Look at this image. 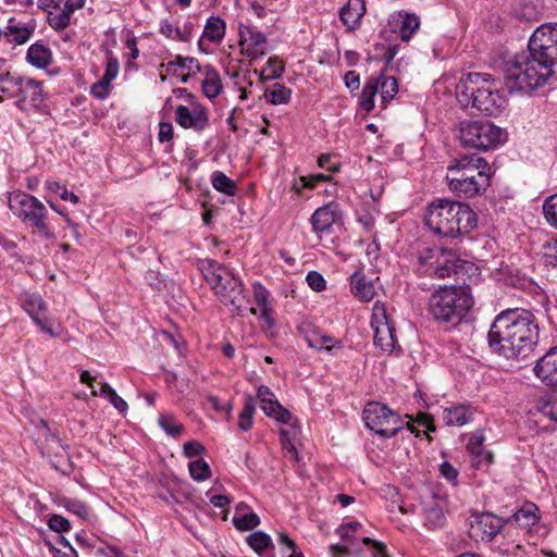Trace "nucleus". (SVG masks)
<instances>
[{
  "label": "nucleus",
  "mask_w": 557,
  "mask_h": 557,
  "mask_svg": "<svg viewBox=\"0 0 557 557\" xmlns=\"http://www.w3.org/2000/svg\"><path fill=\"white\" fill-rule=\"evenodd\" d=\"M539 343L535 315L522 308L500 311L487 333L491 351L508 360L527 358Z\"/></svg>",
  "instance_id": "obj_1"
},
{
  "label": "nucleus",
  "mask_w": 557,
  "mask_h": 557,
  "mask_svg": "<svg viewBox=\"0 0 557 557\" xmlns=\"http://www.w3.org/2000/svg\"><path fill=\"white\" fill-rule=\"evenodd\" d=\"M424 223L438 237L460 239L478 226V215L468 203L437 198L429 203Z\"/></svg>",
  "instance_id": "obj_2"
},
{
  "label": "nucleus",
  "mask_w": 557,
  "mask_h": 557,
  "mask_svg": "<svg viewBox=\"0 0 557 557\" xmlns=\"http://www.w3.org/2000/svg\"><path fill=\"white\" fill-rule=\"evenodd\" d=\"M446 180L456 196L473 198L490 186L491 166L478 154H463L448 164Z\"/></svg>",
  "instance_id": "obj_3"
},
{
  "label": "nucleus",
  "mask_w": 557,
  "mask_h": 557,
  "mask_svg": "<svg viewBox=\"0 0 557 557\" xmlns=\"http://www.w3.org/2000/svg\"><path fill=\"white\" fill-rule=\"evenodd\" d=\"M541 63L529 48L506 61L503 73L507 90L528 95L544 86L553 74Z\"/></svg>",
  "instance_id": "obj_4"
},
{
  "label": "nucleus",
  "mask_w": 557,
  "mask_h": 557,
  "mask_svg": "<svg viewBox=\"0 0 557 557\" xmlns=\"http://www.w3.org/2000/svg\"><path fill=\"white\" fill-rule=\"evenodd\" d=\"M491 79L492 76L487 73H469L456 86L458 101L487 115L497 114L503 108L504 100Z\"/></svg>",
  "instance_id": "obj_5"
},
{
  "label": "nucleus",
  "mask_w": 557,
  "mask_h": 557,
  "mask_svg": "<svg viewBox=\"0 0 557 557\" xmlns=\"http://www.w3.org/2000/svg\"><path fill=\"white\" fill-rule=\"evenodd\" d=\"M473 306L467 286H442L433 292L428 301L429 314L440 323H459Z\"/></svg>",
  "instance_id": "obj_6"
},
{
  "label": "nucleus",
  "mask_w": 557,
  "mask_h": 557,
  "mask_svg": "<svg viewBox=\"0 0 557 557\" xmlns=\"http://www.w3.org/2000/svg\"><path fill=\"white\" fill-rule=\"evenodd\" d=\"M479 268L450 249L425 248L417 257V272L419 275L434 278H447L453 274L462 272L478 273Z\"/></svg>",
  "instance_id": "obj_7"
},
{
  "label": "nucleus",
  "mask_w": 557,
  "mask_h": 557,
  "mask_svg": "<svg viewBox=\"0 0 557 557\" xmlns=\"http://www.w3.org/2000/svg\"><path fill=\"white\" fill-rule=\"evenodd\" d=\"M203 277L214 290L220 301L233 307L240 314L245 300L244 284L230 269L215 262L207 261L202 269Z\"/></svg>",
  "instance_id": "obj_8"
},
{
  "label": "nucleus",
  "mask_w": 557,
  "mask_h": 557,
  "mask_svg": "<svg viewBox=\"0 0 557 557\" xmlns=\"http://www.w3.org/2000/svg\"><path fill=\"white\" fill-rule=\"evenodd\" d=\"M8 206L14 216L22 223L38 230L42 238H54V233L47 222L48 210L38 198L25 191L15 190L9 195Z\"/></svg>",
  "instance_id": "obj_9"
},
{
  "label": "nucleus",
  "mask_w": 557,
  "mask_h": 557,
  "mask_svg": "<svg viewBox=\"0 0 557 557\" xmlns=\"http://www.w3.org/2000/svg\"><path fill=\"white\" fill-rule=\"evenodd\" d=\"M503 131L488 121H462L459 124V140L466 148L495 149L503 141Z\"/></svg>",
  "instance_id": "obj_10"
},
{
  "label": "nucleus",
  "mask_w": 557,
  "mask_h": 557,
  "mask_svg": "<svg viewBox=\"0 0 557 557\" xmlns=\"http://www.w3.org/2000/svg\"><path fill=\"white\" fill-rule=\"evenodd\" d=\"M362 419L370 431L383 438L395 436L405 424L397 412L379 401H369L364 406Z\"/></svg>",
  "instance_id": "obj_11"
},
{
  "label": "nucleus",
  "mask_w": 557,
  "mask_h": 557,
  "mask_svg": "<svg viewBox=\"0 0 557 557\" xmlns=\"http://www.w3.org/2000/svg\"><path fill=\"white\" fill-rule=\"evenodd\" d=\"M528 48L552 74L557 64V23L540 25L529 39Z\"/></svg>",
  "instance_id": "obj_12"
},
{
  "label": "nucleus",
  "mask_w": 557,
  "mask_h": 557,
  "mask_svg": "<svg viewBox=\"0 0 557 557\" xmlns=\"http://www.w3.org/2000/svg\"><path fill=\"white\" fill-rule=\"evenodd\" d=\"M17 94H15V106L23 112L30 109L40 111L45 101L42 82L23 76L15 83Z\"/></svg>",
  "instance_id": "obj_13"
},
{
  "label": "nucleus",
  "mask_w": 557,
  "mask_h": 557,
  "mask_svg": "<svg viewBox=\"0 0 557 557\" xmlns=\"http://www.w3.org/2000/svg\"><path fill=\"white\" fill-rule=\"evenodd\" d=\"M20 300L22 308L27 312L41 332L49 334L53 338L60 335V332L55 331L50 325V319L46 315L48 312V305L38 293L24 292L21 295Z\"/></svg>",
  "instance_id": "obj_14"
},
{
  "label": "nucleus",
  "mask_w": 557,
  "mask_h": 557,
  "mask_svg": "<svg viewBox=\"0 0 557 557\" xmlns=\"http://www.w3.org/2000/svg\"><path fill=\"white\" fill-rule=\"evenodd\" d=\"M371 327L374 332V345L383 351H392L396 345L395 329L388 320L383 305H374Z\"/></svg>",
  "instance_id": "obj_15"
},
{
  "label": "nucleus",
  "mask_w": 557,
  "mask_h": 557,
  "mask_svg": "<svg viewBox=\"0 0 557 557\" xmlns=\"http://www.w3.org/2000/svg\"><path fill=\"white\" fill-rule=\"evenodd\" d=\"M506 524V519L491 512H480L473 516L469 534L475 541L490 542Z\"/></svg>",
  "instance_id": "obj_16"
},
{
  "label": "nucleus",
  "mask_w": 557,
  "mask_h": 557,
  "mask_svg": "<svg viewBox=\"0 0 557 557\" xmlns=\"http://www.w3.org/2000/svg\"><path fill=\"white\" fill-rule=\"evenodd\" d=\"M268 38L255 26L248 25L239 29L240 53L250 60H258L267 54Z\"/></svg>",
  "instance_id": "obj_17"
},
{
  "label": "nucleus",
  "mask_w": 557,
  "mask_h": 557,
  "mask_svg": "<svg viewBox=\"0 0 557 557\" xmlns=\"http://www.w3.org/2000/svg\"><path fill=\"white\" fill-rule=\"evenodd\" d=\"M342 218L339 205L331 201L318 208L310 218L312 231L318 235L330 234L337 220Z\"/></svg>",
  "instance_id": "obj_18"
},
{
  "label": "nucleus",
  "mask_w": 557,
  "mask_h": 557,
  "mask_svg": "<svg viewBox=\"0 0 557 557\" xmlns=\"http://www.w3.org/2000/svg\"><path fill=\"white\" fill-rule=\"evenodd\" d=\"M175 122L185 129L191 128L200 133L209 126V113L201 106L190 110L188 107L180 104L175 109Z\"/></svg>",
  "instance_id": "obj_19"
},
{
  "label": "nucleus",
  "mask_w": 557,
  "mask_h": 557,
  "mask_svg": "<svg viewBox=\"0 0 557 557\" xmlns=\"http://www.w3.org/2000/svg\"><path fill=\"white\" fill-rule=\"evenodd\" d=\"M533 374L546 387H557V345L536 359Z\"/></svg>",
  "instance_id": "obj_20"
},
{
  "label": "nucleus",
  "mask_w": 557,
  "mask_h": 557,
  "mask_svg": "<svg viewBox=\"0 0 557 557\" xmlns=\"http://www.w3.org/2000/svg\"><path fill=\"white\" fill-rule=\"evenodd\" d=\"M257 398L259 399L260 408L265 416L273 418L281 423H287L290 421V411L278 403L274 393L268 386L260 385L258 387Z\"/></svg>",
  "instance_id": "obj_21"
},
{
  "label": "nucleus",
  "mask_w": 557,
  "mask_h": 557,
  "mask_svg": "<svg viewBox=\"0 0 557 557\" xmlns=\"http://www.w3.org/2000/svg\"><path fill=\"white\" fill-rule=\"evenodd\" d=\"M541 520V510L532 502H524L513 513L506 519L507 524H516L518 528L531 532Z\"/></svg>",
  "instance_id": "obj_22"
},
{
  "label": "nucleus",
  "mask_w": 557,
  "mask_h": 557,
  "mask_svg": "<svg viewBox=\"0 0 557 557\" xmlns=\"http://www.w3.org/2000/svg\"><path fill=\"white\" fill-rule=\"evenodd\" d=\"M35 29V20H29L24 23L15 17H10L8 20V25L4 28V39L10 45L22 46L32 38Z\"/></svg>",
  "instance_id": "obj_23"
},
{
  "label": "nucleus",
  "mask_w": 557,
  "mask_h": 557,
  "mask_svg": "<svg viewBox=\"0 0 557 557\" xmlns=\"http://www.w3.org/2000/svg\"><path fill=\"white\" fill-rule=\"evenodd\" d=\"M445 508L446 502L435 495L424 500V525L430 530L442 529L446 524Z\"/></svg>",
  "instance_id": "obj_24"
},
{
  "label": "nucleus",
  "mask_w": 557,
  "mask_h": 557,
  "mask_svg": "<svg viewBox=\"0 0 557 557\" xmlns=\"http://www.w3.org/2000/svg\"><path fill=\"white\" fill-rule=\"evenodd\" d=\"M304 338L308 346L318 350H325L327 354L335 356L338 351L344 349V344L341 339H335L330 335L322 334L319 331L301 330Z\"/></svg>",
  "instance_id": "obj_25"
},
{
  "label": "nucleus",
  "mask_w": 557,
  "mask_h": 557,
  "mask_svg": "<svg viewBox=\"0 0 557 557\" xmlns=\"http://www.w3.org/2000/svg\"><path fill=\"white\" fill-rule=\"evenodd\" d=\"M349 285L351 294L362 302L371 301L376 294L373 281L361 271L350 276Z\"/></svg>",
  "instance_id": "obj_26"
},
{
  "label": "nucleus",
  "mask_w": 557,
  "mask_h": 557,
  "mask_svg": "<svg viewBox=\"0 0 557 557\" xmlns=\"http://www.w3.org/2000/svg\"><path fill=\"white\" fill-rule=\"evenodd\" d=\"M366 12L363 0H348L341 9L339 18L347 27V30H355L360 24V20Z\"/></svg>",
  "instance_id": "obj_27"
},
{
  "label": "nucleus",
  "mask_w": 557,
  "mask_h": 557,
  "mask_svg": "<svg viewBox=\"0 0 557 557\" xmlns=\"http://www.w3.org/2000/svg\"><path fill=\"white\" fill-rule=\"evenodd\" d=\"M474 419V410L469 405H454L443 410V420L449 426H462Z\"/></svg>",
  "instance_id": "obj_28"
},
{
  "label": "nucleus",
  "mask_w": 557,
  "mask_h": 557,
  "mask_svg": "<svg viewBox=\"0 0 557 557\" xmlns=\"http://www.w3.org/2000/svg\"><path fill=\"white\" fill-rule=\"evenodd\" d=\"M52 59L51 49L41 41L32 44L26 52V61L36 69H47L52 63Z\"/></svg>",
  "instance_id": "obj_29"
},
{
  "label": "nucleus",
  "mask_w": 557,
  "mask_h": 557,
  "mask_svg": "<svg viewBox=\"0 0 557 557\" xmlns=\"http://www.w3.org/2000/svg\"><path fill=\"white\" fill-rule=\"evenodd\" d=\"M205 78L201 84L203 95L209 99L216 98L222 91V82L220 74L215 69L210 65H206L201 71Z\"/></svg>",
  "instance_id": "obj_30"
},
{
  "label": "nucleus",
  "mask_w": 557,
  "mask_h": 557,
  "mask_svg": "<svg viewBox=\"0 0 557 557\" xmlns=\"http://www.w3.org/2000/svg\"><path fill=\"white\" fill-rule=\"evenodd\" d=\"M249 509V507L240 503L236 507V513L233 517V524L238 531H250L260 524V518L253 511L240 513L242 510Z\"/></svg>",
  "instance_id": "obj_31"
},
{
  "label": "nucleus",
  "mask_w": 557,
  "mask_h": 557,
  "mask_svg": "<svg viewBox=\"0 0 557 557\" xmlns=\"http://www.w3.org/2000/svg\"><path fill=\"white\" fill-rule=\"evenodd\" d=\"M484 441L485 437L483 431L476 430L471 435L467 444L468 451L474 456V459H476L478 463H480L482 459H485L486 463H491L493 461V454L483 449Z\"/></svg>",
  "instance_id": "obj_32"
},
{
  "label": "nucleus",
  "mask_w": 557,
  "mask_h": 557,
  "mask_svg": "<svg viewBox=\"0 0 557 557\" xmlns=\"http://www.w3.org/2000/svg\"><path fill=\"white\" fill-rule=\"evenodd\" d=\"M225 22L220 16L211 15L207 18L202 34L203 37L208 39V41L220 44L225 36Z\"/></svg>",
  "instance_id": "obj_33"
},
{
  "label": "nucleus",
  "mask_w": 557,
  "mask_h": 557,
  "mask_svg": "<svg viewBox=\"0 0 557 557\" xmlns=\"http://www.w3.org/2000/svg\"><path fill=\"white\" fill-rule=\"evenodd\" d=\"M292 89L275 83L264 90L263 97L272 106L287 104L292 99Z\"/></svg>",
  "instance_id": "obj_34"
},
{
  "label": "nucleus",
  "mask_w": 557,
  "mask_h": 557,
  "mask_svg": "<svg viewBox=\"0 0 557 557\" xmlns=\"http://www.w3.org/2000/svg\"><path fill=\"white\" fill-rule=\"evenodd\" d=\"M372 79L379 83V91L381 92L382 103L385 107L398 92V82L395 77L385 76L383 73L377 77L372 76Z\"/></svg>",
  "instance_id": "obj_35"
},
{
  "label": "nucleus",
  "mask_w": 557,
  "mask_h": 557,
  "mask_svg": "<svg viewBox=\"0 0 557 557\" xmlns=\"http://www.w3.org/2000/svg\"><path fill=\"white\" fill-rule=\"evenodd\" d=\"M379 92V83L372 77H369L363 85L360 98L359 106L366 112H370L374 108V97Z\"/></svg>",
  "instance_id": "obj_36"
},
{
  "label": "nucleus",
  "mask_w": 557,
  "mask_h": 557,
  "mask_svg": "<svg viewBox=\"0 0 557 557\" xmlns=\"http://www.w3.org/2000/svg\"><path fill=\"white\" fill-rule=\"evenodd\" d=\"M256 411V399L251 395L245 396L244 407L238 417V428L242 431H249L252 426L253 414Z\"/></svg>",
  "instance_id": "obj_37"
},
{
  "label": "nucleus",
  "mask_w": 557,
  "mask_h": 557,
  "mask_svg": "<svg viewBox=\"0 0 557 557\" xmlns=\"http://www.w3.org/2000/svg\"><path fill=\"white\" fill-rule=\"evenodd\" d=\"M211 185L216 191L227 196H234L236 194L235 182L221 171H214L211 174Z\"/></svg>",
  "instance_id": "obj_38"
},
{
  "label": "nucleus",
  "mask_w": 557,
  "mask_h": 557,
  "mask_svg": "<svg viewBox=\"0 0 557 557\" xmlns=\"http://www.w3.org/2000/svg\"><path fill=\"white\" fill-rule=\"evenodd\" d=\"M420 26V17L414 13H406L403 16L399 36L401 40L408 41Z\"/></svg>",
  "instance_id": "obj_39"
},
{
  "label": "nucleus",
  "mask_w": 557,
  "mask_h": 557,
  "mask_svg": "<svg viewBox=\"0 0 557 557\" xmlns=\"http://www.w3.org/2000/svg\"><path fill=\"white\" fill-rule=\"evenodd\" d=\"M99 395H103L120 413L127 411V403L108 383H102Z\"/></svg>",
  "instance_id": "obj_40"
},
{
  "label": "nucleus",
  "mask_w": 557,
  "mask_h": 557,
  "mask_svg": "<svg viewBox=\"0 0 557 557\" xmlns=\"http://www.w3.org/2000/svg\"><path fill=\"white\" fill-rule=\"evenodd\" d=\"M248 545L259 555L269 547L272 546V540L269 534L263 531L252 532L247 536Z\"/></svg>",
  "instance_id": "obj_41"
},
{
  "label": "nucleus",
  "mask_w": 557,
  "mask_h": 557,
  "mask_svg": "<svg viewBox=\"0 0 557 557\" xmlns=\"http://www.w3.org/2000/svg\"><path fill=\"white\" fill-rule=\"evenodd\" d=\"M286 426L280 430L281 443L283 447H286L287 444L296 443L300 435V426L297 423V420L292 416L290 421L284 423Z\"/></svg>",
  "instance_id": "obj_42"
},
{
  "label": "nucleus",
  "mask_w": 557,
  "mask_h": 557,
  "mask_svg": "<svg viewBox=\"0 0 557 557\" xmlns=\"http://www.w3.org/2000/svg\"><path fill=\"white\" fill-rule=\"evenodd\" d=\"M188 470L190 476L197 482H202L209 479L211 475L210 466L202 458L190 461L188 465Z\"/></svg>",
  "instance_id": "obj_43"
},
{
  "label": "nucleus",
  "mask_w": 557,
  "mask_h": 557,
  "mask_svg": "<svg viewBox=\"0 0 557 557\" xmlns=\"http://www.w3.org/2000/svg\"><path fill=\"white\" fill-rule=\"evenodd\" d=\"M159 425L169 435L178 437L184 432L183 424L178 423L172 414H161L159 417Z\"/></svg>",
  "instance_id": "obj_44"
},
{
  "label": "nucleus",
  "mask_w": 557,
  "mask_h": 557,
  "mask_svg": "<svg viewBox=\"0 0 557 557\" xmlns=\"http://www.w3.org/2000/svg\"><path fill=\"white\" fill-rule=\"evenodd\" d=\"M543 214L546 222L557 228V193L548 196L543 202Z\"/></svg>",
  "instance_id": "obj_45"
},
{
  "label": "nucleus",
  "mask_w": 557,
  "mask_h": 557,
  "mask_svg": "<svg viewBox=\"0 0 557 557\" xmlns=\"http://www.w3.org/2000/svg\"><path fill=\"white\" fill-rule=\"evenodd\" d=\"M172 66H177V67L187 70V71L191 72L193 74H195L197 72H201L203 70V67L200 66L197 59L191 58V57H182V55H176L174 58V60H171L170 62H168L169 70Z\"/></svg>",
  "instance_id": "obj_46"
},
{
  "label": "nucleus",
  "mask_w": 557,
  "mask_h": 557,
  "mask_svg": "<svg viewBox=\"0 0 557 557\" xmlns=\"http://www.w3.org/2000/svg\"><path fill=\"white\" fill-rule=\"evenodd\" d=\"M47 23L53 30L60 33L70 26L71 16L67 13H65L63 10L60 13H55V14L52 12H49L48 17H47Z\"/></svg>",
  "instance_id": "obj_47"
},
{
  "label": "nucleus",
  "mask_w": 557,
  "mask_h": 557,
  "mask_svg": "<svg viewBox=\"0 0 557 557\" xmlns=\"http://www.w3.org/2000/svg\"><path fill=\"white\" fill-rule=\"evenodd\" d=\"M62 506L73 515L82 519H86L89 515L88 507L78 499L64 498L62 500Z\"/></svg>",
  "instance_id": "obj_48"
},
{
  "label": "nucleus",
  "mask_w": 557,
  "mask_h": 557,
  "mask_svg": "<svg viewBox=\"0 0 557 557\" xmlns=\"http://www.w3.org/2000/svg\"><path fill=\"white\" fill-rule=\"evenodd\" d=\"M47 188L53 193H58L62 200H65V201L69 200L73 203H77L79 201V198L77 195H75L72 191H69L64 185H61L57 181H48Z\"/></svg>",
  "instance_id": "obj_49"
},
{
  "label": "nucleus",
  "mask_w": 557,
  "mask_h": 557,
  "mask_svg": "<svg viewBox=\"0 0 557 557\" xmlns=\"http://www.w3.org/2000/svg\"><path fill=\"white\" fill-rule=\"evenodd\" d=\"M362 524L358 521H351L341 524L336 529V533L347 543V544H354L352 537L354 534L357 532L358 529H360Z\"/></svg>",
  "instance_id": "obj_50"
},
{
  "label": "nucleus",
  "mask_w": 557,
  "mask_h": 557,
  "mask_svg": "<svg viewBox=\"0 0 557 557\" xmlns=\"http://www.w3.org/2000/svg\"><path fill=\"white\" fill-rule=\"evenodd\" d=\"M264 69L269 71L267 78L277 79L283 75L285 65L278 57L274 55L268 59Z\"/></svg>",
  "instance_id": "obj_51"
},
{
  "label": "nucleus",
  "mask_w": 557,
  "mask_h": 557,
  "mask_svg": "<svg viewBox=\"0 0 557 557\" xmlns=\"http://www.w3.org/2000/svg\"><path fill=\"white\" fill-rule=\"evenodd\" d=\"M120 63L116 57L113 55V52L107 51V64L104 74L102 76L106 82H112L119 74Z\"/></svg>",
  "instance_id": "obj_52"
},
{
  "label": "nucleus",
  "mask_w": 557,
  "mask_h": 557,
  "mask_svg": "<svg viewBox=\"0 0 557 557\" xmlns=\"http://www.w3.org/2000/svg\"><path fill=\"white\" fill-rule=\"evenodd\" d=\"M47 524L50 530L57 533H63L71 530L70 520L58 513L51 515L48 519Z\"/></svg>",
  "instance_id": "obj_53"
},
{
  "label": "nucleus",
  "mask_w": 557,
  "mask_h": 557,
  "mask_svg": "<svg viewBox=\"0 0 557 557\" xmlns=\"http://www.w3.org/2000/svg\"><path fill=\"white\" fill-rule=\"evenodd\" d=\"M299 180L301 182V185L300 186H298L297 184L294 185V188L296 189L297 193H300V190L302 188H310V189L314 188L318 183L329 181L330 175L319 173V174H312L309 176H301Z\"/></svg>",
  "instance_id": "obj_54"
},
{
  "label": "nucleus",
  "mask_w": 557,
  "mask_h": 557,
  "mask_svg": "<svg viewBox=\"0 0 557 557\" xmlns=\"http://www.w3.org/2000/svg\"><path fill=\"white\" fill-rule=\"evenodd\" d=\"M539 409L545 417L557 422V394L542 401Z\"/></svg>",
  "instance_id": "obj_55"
},
{
  "label": "nucleus",
  "mask_w": 557,
  "mask_h": 557,
  "mask_svg": "<svg viewBox=\"0 0 557 557\" xmlns=\"http://www.w3.org/2000/svg\"><path fill=\"white\" fill-rule=\"evenodd\" d=\"M206 447L198 441H188L183 445V454L187 458H194L206 454Z\"/></svg>",
  "instance_id": "obj_56"
},
{
  "label": "nucleus",
  "mask_w": 557,
  "mask_h": 557,
  "mask_svg": "<svg viewBox=\"0 0 557 557\" xmlns=\"http://www.w3.org/2000/svg\"><path fill=\"white\" fill-rule=\"evenodd\" d=\"M253 298L258 307L261 309L268 308V289L259 282L252 284Z\"/></svg>",
  "instance_id": "obj_57"
},
{
  "label": "nucleus",
  "mask_w": 557,
  "mask_h": 557,
  "mask_svg": "<svg viewBox=\"0 0 557 557\" xmlns=\"http://www.w3.org/2000/svg\"><path fill=\"white\" fill-rule=\"evenodd\" d=\"M306 281L314 292H322L326 287V281L323 275L317 271H310L306 276Z\"/></svg>",
  "instance_id": "obj_58"
},
{
  "label": "nucleus",
  "mask_w": 557,
  "mask_h": 557,
  "mask_svg": "<svg viewBox=\"0 0 557 557\" xmlns=\"http://www.w3.org/2000/svg\"><path fill=\"white\" fill-rule=\"evenodd\" d=\"M110 84L111 82H106V79L101 78L97 83H95L90 88V94L100 100L106 99L110 92Z\"/></svg>",
  "instance_id": "obj_59"
},
{
  "label": "nucleus",
  "mask_w": 557,
  "mask_h": 557,
  "mask_svg": "<svg viewBox=\"0 0 557 557\" xmlns=\"http://www.w3.org/2000/svg\"><path fill=\"white\" fill-rule=\"evenodd\" d=\"M440 472L448 482L457 485L459 472L450 462L444 461L440 467Z\"/></svg>",
  "instance_id": "obj_60"
},
{
  "label": "nucleus",
  "mask_w": 557,
  "mask_h": 557,
  "mask_svg": "<svg viewBox=\"0 0 557 557\" xmlns=\"http://www.w3.org/2000/svg\"><path fill=\"white\" fill-rule=\"evenodd\" d=\"M362 542L371 546L372 557H389L384 543L371 540L370 537H363Z\"/></svg>",
  "instance_id": "obj_61"
},
{
  "label": "nucleus",
  "mask_w": 557,
  "mask_h": 557,
  "mask_svg": "<svg viewBox=\"0 0 557 557\" xmlns=\"http://www.w3.org/2000/svg\"><path fill=\"white\" fill-rule=\"evenodd\" d=\"M544 249L546 262L554 267L557 265V237L546 242Z\"/></svg>",
  "instance_id": "obj_62"
},
{
  "label": "nucleus",
  "mask_w": 557,
  "mask_h": 557,
  "mask_svg": "<svg viewBox=\"0 0 557 557\" xmlns=\"http://www.w3.org/2000/svg\"><path fill=\"white\" fill-rule=\"evenodd\" d=\"M23 76L17 74H11L10 78L5 82V84L0 85V92L8 95L10 98H15V94H17V88L15 83L17 84V79H22Z\"/></svg>",
  "instance_id": "obj_63"
},
{
  "label": "nucleus",
  "mask_w": 557,
  "mask_h": 557,
  "mask_svg": "<svg viewBox=\"0 0 557 557\" xmlns=\"http://www.w3.org/2000/svg\"><path fill=\"white\" fill-rule=\"evenodd\" d=\"M195 28V24L191 21H186L182 27H178L176 32L177 41L188 42L191 39V35Z\"/></svg>",
  "instance_id": "obj_64"
}]
</instances>
